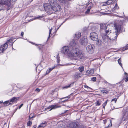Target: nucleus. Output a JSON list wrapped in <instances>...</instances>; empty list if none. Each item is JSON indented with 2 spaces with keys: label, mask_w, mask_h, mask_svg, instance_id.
<instances>
[{
  "label": "nucleus",
  "mask_w": 128,
  "mask_h": 128,
  "mask_svg": "<svg viewBox=\"0 0 128 128\" xmlns=\"http://www.w3.org/2000/svg\"><path fill=\"white\" fill-rule=\"evenodd\" d=\"M80 74L78 72H76L74 75V77L75 79H78L80 77Z\"/></svg>",
  "instance_id": "20"
},
{
  "label": "nucleus",
  "mask_w": 128,
  "mask_h": 128,
  "mask_svg": "<svg viewBox=\"0 0 128 128\" xmlns=\"http://www.w3.org/2000/svg\"><path fill=\"white\" fill-rule=\"evenodd\" d=\"M119 8V7L118 6L117 3H116L114 8L112 9V12H116L117 10H118Z\"/></svg>",
  "instance_id": "19"
},
{
  "label": "nucleus",
  "mask_w": 128,
  "mask_h": 128,
  "mask_svg": "<svg viewBox=\"0 0 128 128\" xmlns=\"http://www.w3.org/2000/svg\"><path fill=\"white\" fill-rule=\"evenodd\" d=\"M50 72L49 70H48L46 71V74H48Z\"/></svg>",
  "instance_id": "49"
},
{
  "label": "nucleus",
  "mask_w": 128,
  "mask_h": 128,
  "mask_svg": "<svg viewBox=\"0 0 128 128\" xmlns=\"http://www.w3.org/2000/svg\"><path fill=\"white\" fill-rule=\"evenodd\" d=\"M33 117V116H32V117H30V115L29 116V121L27 122V125L28 126H30L32 124V122L30 121V120Z\"/></svg>",
  "instance_id": "26"
},
{
  "label": "nucleus",
  "mask_w": 128,
  "mask_h": 128,
  "mask_svg": "<svg viewBox=\"0 0 128 128\" xmlns=\"http://www.w3.org/2000/svg\"><path fill=\"white\" fill-rule=\"evenodd\" d=\"M58 89L57 88H56L55 90L52 91V94L53 95L55 93L56 94V96H58Z\"/></svg>",
  "instance_id": "30"
},
{
  "label": "nucleus",
  "mask_w": 128,
  "mask_h": 128,
  "mask_svg": "<svg viewBox=\"0 0 128 128\" xmlns=\"http://www.w3.org/2000/svg\"><path fill=\"white\" fill-rule=\"evenodd\" d=\"M60 2L62 3H66V0H58Z\"/></svg>",
  "instance_id": "39"
},
{
  "label": "nucleus",
  "mask_w": 128,
  "mask_h": 128,
  "mask_svg": "<svg viewBox=\"0 0 128 128\" xmlns=\"http://www.w3.org/2000/svg\"><path fill=\"white\" fill-rule=\"evenodd\" d=\"M78 128H86V127L83 125H81L80 126L78 125Z\"/></svg>",
  "instance_id": "42"
},
{
  "label": "nucleus",
  "mask_w": 128,
  "mask_h": 128,
  "mask_svg": "<svg viewBox=\"0 0 128 128\" xmlns=\"http://www.w3.org/2000/svg\"><path fill=\"white\" fill-rule=\"evenodd\" d=\"M108 100H107L103 104V108H104L105 107V106H106V104H107Z\"/></svg>",
  "instance_id": "40"
},
{
  "label": "nucleus",
  "mask_w": 128,
  "mask_h": 128,
  "mask_svg": "<svg viewBox=\"0 0 128 128\" xmlns=\"http://www.w3.org/2000/svg\"><path fill=\"white\" fill-rule=\"evenodd\" d=\"M67 111V110L65 111V112H64V113H65V112H66V111Z\"/></svg>",
  "instance_id": "58"
},
{
  "label": "nucleus",
  "mask_w": 128,
  "mask_h": 128,
  "mask_svg": "<svg viewBox=\"0 0 128 128\" xmlns=\"http://www.w3.org/2000/svg\"><path fill=\"white\" fill-rule=\"evenodd\" d=\"M36 125H34L33 126V127L34 128H36Z\"/></svg>",
  "instance_id": "56"
},
{
  "label": "nucleus",
  "mask_w": 128,
  "mask_h": 128,
  "mask_svg": "<svg viewBox=\"0 0 128 128\" xmlns=\"http://www.w3.org/2000/svg\"><path fill=\"white\" fill-rule=\"evenodd\" d=\"M94 72V70L93 69L87 70L86 72V74L88 76H92Z\"/></svg>",
  "instance_id": "15"
},
{
  "label": "nucleus",
  "mask_w": 128,
  "mask_h": 128,
  "mask_svg": "<svg viewBox=\"0 0 128 128\" xmlns=\"http://www.w3.org/2000/svg\"><path fill=\"white\" fill-rule=\"evenodd\" d=\"M94 28H92V30H93L95 32H97L98 30V28H95V29Z\"/></svg>",
  "instance_id": "46"
},
{
  "label": "nucleus",
  "mask_w": 128,
  "mask_h": 128,
  "mask_svg": "<svg viewBox=\"0 0 128 128\" xmlns=\"http://www.w3.org/2000/svg\"><path fill=\"white\" fill-rule=\"evenodd\" d=\"M74 84V82H72L70 84H68L66 86L63 87L62 88V89H67L68 88H70L73 86Z\"/></svg>",
  "instance_id": "16"
},
{
  "label": "nucleus",
  "mask_w": 128,
  "mask_h": 128,
  "mask_svg": "<svg viewBox=\"0 0 128 128\" xmlns=\"http://www.w3.org/2000/svg\"><path fill=\"white\" fill-rule=\"evenodd\" d=\"M122 22L120 21L117 22L115 24H111L108 25L106 27L104 30L106 35H109V34L111 33V29H113L114 30H117V32H120L122 27Z\"/></svg>",
  "instance_id": "1"
},
{
  "label": "nucleus",
  "mask_w": 128,
  "mask_h": 128,
  "mask_svg": "<svg viewBox=\"0 0 128 128\" xmlns=\"http://www.w3.org/2000/svg\"><path fill=\"white\" fill-rule=\"evenodd\" d=\"M97 44L99 46H100L102 45V42L100 40H98L97 41Z\"/></svg>",
  "instance_id": "31"
},
{
  "label": "nucleus",
  "mask_w": 128,
  "mask_h": 128,
  "mask_svg": "<svg viewBox=\"0 0 128 128\" xmlns=\"http://www.w3.org/2000/svg\"><path fill=\"white\" fill-rule=\"evenodd\" d=\"M112 2V0H108L106 2L104 3V6L108 5L111 4Z\"/></svg>",
  "instance_id": "25"
},
{
  "label": "nucleus",
  "mask_w": 128,
  "mask_h": 128,
  "mask_svg": "<svg viewBox=\"0 0 128 128\" xmlns=\"http://www.w3.org/2000/svg\"><path fill=\"white\" fill-rule=\"evenodd\" d=\"M122 118L124 120L128 119V109H124L123 110Z\"/></svg>",
  "instance_id": "8"
},
{
  "label": "nucleus",
  "mask_w": 128,
  "mask_h": 128,
  "mask_svg": "<svg viewBox=\"0 0 128 128\" xmlns=\"http://www.w3.org/2000/svg\"><path fill=\"white\" fill-rule=\"evenodd\" d=\"M54 5L52 6V10L55 12L60 10H61V7L60 5L57 3L54 4Z\"/></svg>",
  "instance_id": "10"
},
{
  "label": "nucleus",
  "mask_w": 128,
  "mask_h": 128,
  "mask_svg": "<svg viewBox=\"0 0 128 128\" xmlns=\"http://www.w3.org/2000/svg\"><path fill=\"white\" fill-rule=\"evenodd\" d=\"M24 34V32H22L21 33V36H22V37H23Z\"/></svg>",
  "instance_id": "53"
},
{
  "label": "nucleus",
  "mask_w": 128,
  "mask_h": 128,
  "mask_svg": "<svg viewBox=\"0 0 128 128\" xmlns=\"http://www.w3.org/2000/svg\"><path fill=\"white\" fill-rule=\"evenodd\" d=\"M125 74H126V73H125Z\"/></svg>",
  "instance_id": "59"
},
{
  "label": "nucleus",
  "mask_w": 128,
  "mask_h": 128,
  "mask_svg": "<svg viewBox=\"0 0 128 128\" xmlns=\"http://www.w3.org/2000/svg\"><path fill=\"white\" fill-rule=\"evenodd\" d=\"M37 68V67H36V68Z\"/></svg>",
  "instance_id": "60"
},
{
  "label": "nucleus",
  "mask_w": 128,
  "mask_h": 128,
  "mask_svg": "<svg viewBox=\"0 0 128 128\" xmlns=\"http://www.w3.org/2000/svg\"><path fill=\"white\" fill-rule=\"evenodd\" d=\"M48 1L50 4H54L57 3V0H48Z\"/></svg>",
  "instance_id": "27"
},
{
  "label": "nucleus",
  "mask_w": 128,
  "mask_h": 128,
  "mask_svg": "<svg viewBox=\"0 0 128 128\" xmlns=\"http://www.w3.org/2000/svg\"><path fill=\"white\" fill-rule=\"evenodd\" d=\"M58 128H66L65 126L62 124H61L58 125Z\"/></svg>",
  "instance_id": "33"
},
{
  "label": "nucleus",
  "mask_w": 128,
  "mask_h": 128,
  "mask_svg": "<svg viewBox=\"0 0 128 128\" xmlns=\"http://www.w3.org/2000/svg\"><path fill=\"white\" fill-rule=\"evenodd\" d=\"M91 79L93 81H95L96 80V78L95 77H92Z\"/></svg>",
  "instance_id": "41"
},
{
  "label": "nucleus",
  "mask_w": 128,
  "mask_h": 128,
  "mask_svg": "<svg viewBox=\"0 0 128 128\" xmlns=\"http://www.w3.org/2000/svg\"><path fill=\"white\" fill-rule=\"evenodd\" d=\"M69 54V56L75 57L76 60L78 58L83 60L85 58V56L84 53L76 48L72 49L70 51V54Z\"/></svg>",
  "instance_id": "2"
},
{
  "label": "nucleus",
  "mask_w": 128,
  "mask_h": 128,
  "mask_svg": "<svg viewBox=\"0 0 128 128\" xmlns=\"http://www.w3.org/2000/svg\"><path fill=\"white\" fill-rule=\"evenodd\" d=\"M90 37L92 40L94 41L96 40L98 38L97 34L95 32H92L90 34Z\"/></svg>",
  "instance_id": "7"
},
{
  "label": "nucleus",
  "mask_w": 128,
  "mask_h": 128,
  "mask_svg": "<svg viewBox=\"0 0 128 128\" xmlns=\"http://www.w3.org/2000/svg\"><path fill=\"white\" fill-rule=\"evenodd\" d=\"M59 56L58 55V56H57V62L58 63H58L59 62H60V59H59Z\"/></svg>",
  "instance_id": "43"
},
{
  "label": "nucleus",
  "mask_w": 128,
  "mask_h": 128,
  "mask_svg": "<svg viewBox=\"0 0 128 128\" xmlns=\"http://www.w3.org/2000/svg\"><path fill=\"white\" fill-rule=\"evenodd\" d=\"M76 62H77L75 60V62H73L71 63V64H76Z\"/></svg>",
  "instance_id": "51"
},
{
  "label": "nucleus",
  "mask_w": 128,
  "mask_h": 128,
  "mask_svg": "<svg viewBox=\"0 0 128 128\" xmlns=\"http://www.w3.org/2000/svg\"><path fill=\"white\" fill-rule=\"evenodd\" d=\"M117 98H113L112 100H111V102H112V103L111 105V107L112 108H115V109L118 108H115V107L112 104V102H113L114 101V103L115 104H116V102L117 101Z\"/></svg>",
  "instance_id": "18"
},
{
  "label": "nucleus",
  "mask_w": 128,
  "mask_h": 128,
  "mask_svg": "<svg viewBox=\"0 0 128 128\" xmlns=\"http://www.w3.org/2000/svg\"><path fill=\"white\" fill-rule=\"evenodd\" d=\"M23 105V104H21L20 106H19V109H20L22 107V106Z\"/></svg>",
  "instance_id": "52"
},
{
  "label": "nucleus",
  "mask_w": 128,
  "mask_h": 128,
  "mask_svg": "<svg viewBox=\"0 0 128 128\" xmlns=\"http://www.w3.org/2000/svg\"><path fill=\"white\" fill-rule=\"evenodd\" d=\"M35 91L36 92H38L40 91V90L39 88H37L36 89V90H35Z\"/></svg>",
  "instance_id": "48"
},
{
  "label": "nucleus",
  "mask_w": 128,
  "mask_h": 128,
  "mask_svg": "<svg viewBox=\"0 0 128 128\" xmlns=\"http://www.w3.org/2000/svg\"><path fill=\"white\" fill-rule=\"evenodd\" d=\"M79 125V123L77 122H71L70 124V128H77Z\"/></svg>",
  "instance_id": "11"
},
{
  "label": "nucleus",
  "mask_w": 128,
  "mask_h": 128,
  "mask_svg": "<svg viewBox=\"0 0 128 128\" xmlns=\"http://www.w3.org/2000/svg\"><path fill=\"white\" fill-rule=\"evenodd\" d=\"M11 1L12 0H1V2L2 4L8 5L10 4Z\"/></svg>",
  "instance_id": "14"
},
{
  "label": "nucleus",
  "mask_w": 128,
  "mask_h": 128,
  "mask_svg": "<svg viewBox=\"0 0 128 128\" xmlns=\"http://www.w3.org/2000/svg\"><path fill=\"white\" fill-rule=\"evenodd\" d=\"M84 87L85 88H86L88 90L91 89V88L87 86H84Z\"/></svg>",
  "instance_id": "47"
},
{
  "label": "nucleus",
  "mask_w": 128,
  "mask_h": 128,
  "mask_svg": "<svg viewBox=\"0 0 128 128\" xmlns=\"http://www.w3.org/2000/svg\"><path fill=\"white\" fill-rule=\"evenodd\" d=\"M46 122H44V123H42L40 125L38 128H40L41 127L44 128L46 126Z\"/></svg>",
  "instance_id": "28"
},
{
  "label": "nucleus",
  "mask_w": 128,
  "mask_h": 128,
  "mask_svg": "<svg viewBox=\"0 0 128 128\" xmlns=\"http://www.w3.org/2000/svg\"><path fill=\"white\" fill-rule=\"evenodd\" d=\"M57 65H55L52 68H50L49 69V70L50 72L52 70H53L54 68L57 67Z\"/></svg>",
  "instance_id": "38"
},
{
  "label": "nucleus",
  "mask_w": 128,
  "mask_h": 128,
  "mask_svg": "<svg viewBox=\"0 0 128 128\" xmlns=\"http://www.w3.org/2000/svg\"><path fill=\"white\" fill-rule=\"evenodd\" d=\"M94 46L93 45L90 44L86 47L87 52L90 54H92L94 52Z\"/></svg>",
  "instance_id": "5"
},
{
  "label": "nucleus",
  "mask_w": 128,
  "mask_h": 128,
  "mask_svg": "<svg viewBox=\"0 0 128 128\" xmlns=\"http://www.w3.org/2000/svg\"><path fill=\"white\" fill-rule=\"evenodd\" d=\"M128 49V44H127L126 46L122 48V50L124 51Z\"/></svg>",
  "instance_id": "36"
},
{
  "label": "nucleus",
  "mask_w": 128,
  "mask_h": 128,
  "mask_svg": "<svg viewBox=\"0 0 128 128\" xmlns=\"http://www.w3.org/2000/svg\"><path fill=\"white\" fill-rule=\"evenodd\" d=\"M62 50V53L64 54H67L69 56V54H70V52L69 50V48L68 46H66L63 47Z\"/></svg>",
  "instance_id": "6"
},
{
  "label": "nucleus",
  "mask_w": 128,
  "mask_h": 128,
  "mask_svg": "<svg viewBox=\"0 0 128 128\" xmlns=\"http://www.w3.org/2000/svg\"><path fill=\"white\" fill-rule=\"evenodd\" d=\"M52 6L50 5H48V4L44 5V9L47 12L52 11Z\"/></svg>",
  "instance_id": "12"
},
{
  "label": "nucleus",
  "mask_w": 128,
  "mask_h": 128,
  "mask_svg": "<svg viewBox=\"0 0 128 128\" xmlns=\"http://www.w3.org/2000/svg\"><path fill=\"white\" fill-rule=\"evenodd\" d=\"M70 45L72 47H74L76 45V43L74 40L73 39L71 41L70 43Z\"/></svg>",
  "instance_id": "29"
},
{
  "label": "nucleus",
  "mask_w": 128,
  "mask_h": 128,
  "mask_svg": "<svg viewBox=\"0 0 128 128\" xmlns=\"http://www.w3.org/2000/svg\"><path fill=\"white\" fill-rule=\"evenodd\" d=\"M108 122V123H110V125H109L108 126H107L106 128H109L110 127H111L112 126V120H109L108 121H107V120H104V124H105L107 122Z\"/></svg>",
  "instance_id": "24"
},
{
  "label": "nucleus",
  "mask_w": 128,
  "mask_h": 128,
  "mask_svg": "<svg viewBox=\"0 0 128 128\" xmlns=\"http://www.w3.org/2000/svg\"><path fill=\"white\" fill-rule=\"evenodd\" d=\"M68 98V97H66L62 98H61L60 99V100H62V99H64V98Z\"/></svg>",
  "instance_id": "55"
},
{
  "label": "nucleus",
  "mask_w": 128,
  "mask_h": 128,
  "mask_svg": "<svg viewBox=\"0 0 128 128\" xmlns=\"http://www.w3.org/2000/svg\"><path fill=\"white\" fill-rule=\"evenodd\" d=\"M124 80L125 82H127L128 81V77H127L126 78H125Z\"/></svg>",
  "instance_id": "50"
},
{
  "label": "nucleus",
  "mask_w": 128,
  "mask_h": 128,
  "mask_svg": "<svg viewBox=\"0 0 128 128\" xmlns=\"http://www.w3.org/2000/svg\"><path fill=\"white\" fill-rule=\"evenodd\" d=\"M100 30H102L105 28L106 25L105 24L102 23L100 24Z\"/></svg>",
  "instance_id": "22"
},
{
  "label": "nucleus",
  "mask_w": 128,
  "mask_h": 128,
  "mask_svg": "<svg viewBox=\"0 0 128 128\" xmlns=\"http://www.w3.org/2000/svg\"><path fill=\"white\" fill-rule=\"evenodd\" d=\"M60 107H61V106H58L56 105H53L49 106L47 108L48 109L51 108L49 110V111H50L52 109H54Z\"/></svg>",
  "instance_id": "13"
},
{
  "label": "nucleus",
  "mask_w": 128,
  "mask_h": 128,
  "mask_svg": "<svg viewBox=\"0 0 128 128\" xmlns=\"http://www.w3.org/2000/svg\"><path fill=\"white\" fill-rule=\"evenodd\" d=\"M3 102V101H0V104H1V103H2Z\"/></svg>",
  "instance_id": "57"
},
{
  "label": "nucleus",
  "mask_w": 128,
  "mask_h": 128,
  "mask_svg": "<svg viewBox=\"0 0 128 128\" xmlns=\"http://www.w3.org/2000/svg\"><path fill=\"white\" fill-rule=\"evenodd\" d=\"M43 16H39L34 18L35 19H39L40 18H42Z\"/></svg>",
  "instance_id": "44"
},
{
  "label": "nucleus",
  "mask_w": 128,
  "mask_h": 128,
  "mask_svg": "<svg viewBox=\"0 0 128 128\" xmlns=\"http://www.w3.org/2000/svg\"><path fill=\"white\" fill-rule=\"evenodd\" d=\"M17 100V98L15 97H13L9 100L10 102L11 103V105L13 104V102H14Z\"/></svg>",
  "instance_id": "23"
},
{
  "label": "nucleus",
  "mask_w": 128,
  "mask_h": 128,
  "mask_svg": "<svg viewBox=\"0 0 128 128\" xmlns=\"http://www.w3.org/2000/svg\"><path fill=\"white\" fill-rule=\"evenodd\" d=\"M107 91H106V92L104 91H102V92L103 93H107Z\"/></svg>",
  "instance_id": "54"
},
{
  "label": "nucleus",
  "mask_w": 128,
  "mask_h": 128,
  "mask_svg": "<svg viewBox=\"0 0 128 128\" xmlns=\"http://www.w3.org/2000/svg\"><path fill=\"white\" fill-rule=\"evenodd\" d=\"M118 0H115L116 1H117Z\"/></svg>",
  "instance_id": "61"
},
{
  "label": "nucleus",
  "mask_w": 128,
  "mask_h": 128,
  "mask_svg": "<svg viewBox=\"0 0 128 128\" xmlns=\"http://www.w3.org/2000/svg\"><path fill=\"white\" fill-rule=\"evenodd\" d=\"M78 69L80 72H81L84 70V68L83 66H81L78 68Z\"/></svg>",
  "instance_id": "32"
},
{
  "label": "nucleus",
  "mask_w": 128,
  "mask_h": 128,
  "mask_svg": "<svg viewBox=\"0 0 128 128\" xmlns=\"http://www.w3.org/2000/svg\"><path fill=\"white\" fill-rule=\"evenodd\" d=\"M80 43L81 44L86 45L87 44L88 40L86 37L80 38L79 41Z\"/></svg>",
  "instance_id": "9"
},
{
  "label": "nucleus",
  "mask_w": 128,
  "mask_h": 128,
  "mask_svg": "<svg viewBox=\"0 0 128 128\" xmlns=\"http://www.w3.org/2000/svg\"><path fill=\"white\" fill-rule=\"evenodd\" d=\"M101 104V102L100 101L96 100L95 104L96 106H100Z\"/></svg>",
  "instance_id": "35"
},
{
  "label": "nucleus",
  "mask_w": 128,
  "mask_h": 128,
  "mask_svg": "<svg viewBox=\"0 0 128 128\" xmlns=\"http://www.w3.org/2000/svg\"><path fill=\"white\" fill-rule=\"evenodd\" d=\"M3 104H4V106H5L11 105V103L10 102L9 100L6 101L4 102H3Z\"/></svg>",
  "instance_id": "21"
},
{
  "label": "nucleus",
  "mask_w": 128,
  "mask_h": 128,
  "mask_svg": "<svg viewBox=\"0 0 128 128\" xmlns=\"http://www.w3.org/2000/svg\"><path fill=\"white\" fill-rule=\"evenodd\" d=\"M13 38H11L8 39L7 40L6 42L4 44L2 45L0 47V50L2 52L6 50L8 48V44L10 45L12 44V45L13 42H12L13 41Z\"/></svg>",
  "instance_id": "4"
},
{
  "label": "nucleus",
  "mask_w": 128,
  "mask_h": 128,
  "mask_svg": "<svg viewBox=\"0 0 128 128\" xmlns=\"http://www.w3.org/2000/svg\"><path fill=\"white\" fill-rule=\"evenodd\" d=\"M81 36V33L79 32H77L75 34L74 38L76 39H78Z\"/></svg>",
  "instance_id": "17"
},
{
  "label": "nucleus",
  "mask_w": 128,
  "mask_h": 128,
  "mask_svg": "<svg viewBox=\"0 0 128 128\" xmlns=\"http://www.w3.org/2000/svg\"><path fill=\"white\" fill-rule=\"evenodd\" d=\"M120 60V58L119 59H118V62L119 65L121 66L122 67V63H121V61Z\"/></svg>",
  "instance_id": "37"
},
{
  "label": "nucleus",
  "mask_w": 128,
  "mask_h": 128,
  "mask_svg": "<svg viewBox=\"0 0 128 128\" xmlns=\"http://www.w3.org/2000/svg\"><path fill=\"white\" fill-rule=\"evenodd\" d=\"M52 28L50 30H49V37H48V38H50V34H51V31L52 30Z\"/></svg>",
  "instance_id": "45"
},
{
  "label": "nucleus",
  "mask_w": 128,
  "mask_h": 128,
  "mask_svg": "<svg viewBox=\"0 0 128 128\" xmlns=\"http://www.w3.org/2000/svg\"><path fill=\"white\" fill-rule=\"evenodd\" d=\"M118 32L117 30H114L113 32H111V33L109 34V35H106L105 34H102V37L103 40L106 41V40H116L119 34V32Z\"/></svg>",
  "instance_id": "3"
},
{
  "label": "nucleus",
  "mask_w": 128,
  "mask_h": 128,
  "mask_svg": "<svg viewBox=\"0 0 128 128\" xmlns=\"http://www.w3.org/2000/svg\"><path fill=\"white\" fill-rule=\"evenodd\" d=\"M91 8V7L90 6L88 7V9L85 12V14H88L90 12V10Z\"/></svg>",
  "instance_id": "34"
}]
</instances>
